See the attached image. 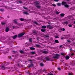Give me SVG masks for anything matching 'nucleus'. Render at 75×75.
Wrapping results in <instances>:
<instances>
[{"label": "nucleus", "instance_id": "nucleus-34", "mask_svg": "<svg viewBox=\"0 0 75 75\" xmlns=\"http://www.w3.org/2000/svg\"><path fill=\"white\" fill-rule=\"evenodd\" d=\"M27 73L29 75H33V74L31 73L30 72V71H28L27 72Z\"/></svg>", "mask_w": 75, "mask_h": 75}, {"label": "nucleus", "instance_id": "nucleus-5", "mask_svg": "<svg viewBox=\"0 0 75 75\" xmlns=\"http://www.w3.org/2000/svg\"><path fill=\"white\" fill-rule=\"evenodd\" d=\"M20 67L23 68V66L21 64H16L14 66V68L15 69H17L18 68H20Z\"/></svg>", "mask_w": 75, "mask_h": 75}, {"label": "nucleus", "instance_id": "nucleus-18", "mask_svg": "<svg viewBox=\"0 0 75 75\" xmlns=\"http://www.w3.org/2000/svg\"><path fill=\"white\" fill-rule=\"evenodd\" d=\"M33 35H35V36H37V31L35 30L33 31Z\"/></svg>", "mask_w": 75, "mask_h": 75}, {"label": "nucleus", "instance_id": "nucleus-63", "mask_svg": "<svg viewBox=\"0 0 75 75\" xmlns=\"http://www.w3.org/2000/svg\"><path fill=\"white\" fill-rule=\"evenodd\" d=\"M60 61L61 62H63V61H64V59L62 58L61 59H60Z\"/></svg>", "mask_w": 75, "mask_h": 75}, {"label": "nucleus", "instance_id": "nucleus-58", "mask_svg": "<svg viewBox=\"0 0 75 75\" xmlns=\"http://www.w3.org/2000/svg\"><path fill=\"white\" fill-rule=\"evenodd\" d=\"M73 74L72 73H69L68 75H73Z\"/></svg>", "mask_w": 75, "mask_h": 75}, {"label": "nucleus", "instance_id": "nucleus-20", "mask_svg": "<svg viewBox=\"0 0 75 75\" xmlns=\"http://www.w3.org/2000/svg\"><path fill=\"white\" fill-rule=\"evenodd\" d=\"M31 27H32V25H30L29 26H28V27H26L25 29V30L26 31H28L29 29L30 28H31Z\"/></svg>", "mask_w": 75, "mask_h": 75}, {"label": "nucleus", "instance_id": "nucleus-50", "mask_svg": "<svg viewBox=\"0 0 75 75\" xmlns=\"http://www.w3.org/2000/svg\"><path fill=\"white\" fill-rule=\"evenodd\" d=\"M55 42H56V43H59V42L58 40H55Z\"/></svg>", "mask_w": 75, "mask_h": 75}, {"label": "nucleus", "instance_id": "nucleus-46", "mask_svg": "<svg viewBox=\"0 0 75 75\" xmlns=\"http://www.w3.org/2000/svg\"><path fill=\"white\" fill-rule=\"evenodd\" d=\"M0 11L2 12L4 11V9L3 8H1L0 9Z\"/></svg>", "mask_w": 75, "mask_h": 75}, {"label": "nucleus", "instance_id": "nucleus-59", "mask_svg": "<svg viewBox=\"0 0 75 75\" xmlns=\"http://www.w3.org/2000/svg\"><path fill=\"white\" fill-rule=\"evenodd\" d=\"M66 35H64V38H61V40H64V39H66V38H65V36Z\"/></svg>", "mask_w": 75, "mask_h": 75}, {"label": "nucleus", "instance_id": "nucleus-21", "mask_svg": "<svg viewBox=\"0 0 75 75\" xmlns=\"http://www.w3.org/2000/svg\"><path fill=\"white\" fill-rule=\"evenodd\" d=\"M4 7H5L7 9V10H10V5H7L6 6H4Z\"/></svg>", "mask_w": 75, "mask_h": 75}, {"label": "nucleus", "instance_id": "nucleus-53", "mask_svg": "<svg viewBox=\"0 0 75 75\" xmlns=\"http://www.w3.org/2000/svg\"><path fill=\"white\" fill-rule=\"evenodd\" d=\"M40 66L41 67H43V66H44V64H43L42 63H40Z\"/></svg>", "mask_w": 75, "mask_h": 75}, {"label": "nucleus", "instance_id": "nucleus-64", "mask_svg": "<svg viewBox=\"0 0 75 75\" xmlns=\"http://www.w3.org/2000/svg\"><path fill=\"white\" fill-rule=\"evenodd\" d=\"M43 52L44 53H45V54H47V52L46 51H44Z\"/></svg>", "mask_w": 75, "mask_h": 75}, {"label": "nucleus", "instance_id": "nucleus-3", "mask_svg": "<svg viewBox=\"0 0 75 75\" xmlns=\"http://www.w3.org/2000/svg\"><path fill=\"white\" fill-rule=\"evenodd\" d=\"M48 71H50V69H48L47 70H46L45 69H44L43 70H41L40 71L38 70V71L36 73H34V75H38L40 74H42V72H45V73H48Z\"/></svg>", "mask_w": 75, "mask_h": 75}, {"label": "nucleus", "instance_id": "nucleus-35", "mask_svg": "<svg viewBox=\"0 0 75 75\" xmlns=\"http://www.w3.org/2000/svg\"><path fill=\"white\" fill-rule=\"evenodd\" d=\"M41 28L43 29H45L46 28V26L45 25H43L42 26Z\"/></svg>", "mask_w": 75, "mask_h": 75}, {"label": "nucleus", "instance_id": "nucleus-36", "mask_svg": "<svg viewBox=\"0 0 75 75\" xmlns=\"http://www.w3.org/2000/svg\"><path fill=\"white\" fill-rule=\"evenodd\" d=\"M6 32H8L9 31V29L8 28H6L5 30Z\"/></svg>", "mask_w": 75, "mask_h": 75}, {"label": "nucleus", "instance_id": "nucleus-28", "mask_svg": "<svg viewBox=\"0 0 75 75\" xmlns=\"http://www.w3.org/2000/svg\"><path fill=\"white\" fill-rule=\"evenodd\" d=\"M35 45L37 47H39V48L41 47V46L38 44H35Z\"/></svg>", "mask_w": 75, "mask_h": 75}, {"label": "nucleus", "instance_id": "nucleus-40", "mask_svg": "<svg viewBox=\"0 0 75 75\" xmlns=\"http://www.w3.org/2000/svg\"><path fill=\"white\" fill-rule=\"evenodd\" d=\"M6 39V37H3L2 38V40H4Z\"/></svg>", "mask_w": 75, "mask_h": 75}, {"label": "nucleus", "instance_id": "nucleus-26", "mask_svg": "<svg viewBox=\"0 0 75 75\" xmlns=\"http://www.w3.org/2000/svg\"><path fill=\"white\" fill-rule=\"evenodd\" d=\"M75 62L74 61H73V62H71V65L74 66V65H75Z\"/></svg>", "mask_w": 75, "mask_h": 75}, {"label": "nucleus", "instance_id": "nucleus-61", "mask_svg": "<svg viewBox=\"0 0 75 75\" xmlns=\"http://www.w3.org/2000/svg\"><path fill=\"white\" fill-rule=\"evenodd\" d=\"M12 53L13 54H16V52H15L14 51H13Z\"/></svg>", "mask_w": 75, "mask_h": 75}, {"label": "nucleus", "instance_id": "nucleus-7", "mask_svg": "<svg viewBox=\"0 0 75 75\" xmlns=\"http://www.w3.org/2000/svg\"><path fill=\"white\" fill-rule=\"evenodd\" d=\"M62 5L64 6L65 7L68 8L69 6L67 4V2L65 1H63L62 3Z\"/></svg>", "mask_w": 75, "mask_h": 75}, {"label": "nucleus", "instance_id": "nucleus-23", "mask_svg": "<svg viewBox=\"0 0 75 75\" xmlns=\"http://www.w3.org/2000/svg\"><path fill=\"white\" fill-rule=\"evenodd\" d=\"M13 24H17V20H15L13 21Z\"/></svg>", "mask_w": 75, "mask_h": 75}, {"label": "nucleus", "instance_id": "nucleus-2", "mask_svg": "<svg viewBox=\"0 0 75 75\" xmlns=\"http://www.w3.org/2000/svg\"><path fill=\"white\" fill-rule=\"evenodd\" d=\"M52 58V57H51V56H49L46 57H42V56H41V57H39V59H40L41 61H44L45 60L46 61H51V59Z\"/></svg>", "mask_w": 75, "mask_h": 75}, {"label": "nucleus", "instance_id": "nucleus-62", "mask_svg": "<svg viewBox=\"0 0 75 75\" xmlns=\"http://www.w3.org/2000/svg\"><path fill=\"white\" fill-rule=\"evenodd\" d=\"M52 5H53V6H54V7H56V5H55V4H52Z\"/></svg>", "mask_w": 75, "mask_h": 75}, {"label": "nucleus", "instance_id": "nucleus-42", "mask_svg": "<svg viewBox=\"0 0 75 75\" xmlns=\"http://www.w3.org/2000/svg\"><path fill=\"white\" fill-rule=\"evenodd\" d=\"M75 7H73L71 8H70V10H75Z\"/></svg>", "mask_w": 75, "mask_h": 75}, {"label": "nucleus", "instance_id": "nucleus-8", "mask_svg": "<svg viewBox=\"0 0 75 75\" xmlns=\"http://www.w3.org/2000/svg\"><path fill=\"white\" fill-rule=\"evenodd\" d=\"M19 28V27L18 26H13V25H10V29L11 30L12 28L13 29H14V28Z\"/></svg>", "mask_w": 75, "mask_h": 75}, {"label": "nucleus", "instance_id": "nucleus-1", "mask_svg": "<svg viewBox=\"0 0 75 75\" xmlns=\"http://www.w3.org/2000/svg\"><path fill=\"white\" fill-rule=\"evenodd\" d=\"M1 65L0 67L2 69H10V62H4V63H1Z\"/></svg>", "mask_w": 75, "mask_h": 75}, {"label": "nucleus", "instance_id": "nucleus-30", "mask_svg": "<svg viewBox=\"0 0 75 75\" xmlns=\"http://www.w3.org/2000/svg\"><path fill=\"white\" fill-rule=\"evenodd\" d=\"M60 54L62 56H65V53L62 52Z\"/></svg>", "mask_w": 75, "mask_h": 75}, {"label": "nucleus", "instance_id": "nucleus-39", "mask_svg": "<svg viewBox=\"0 0 75 75\" xmlns=\"http://www.w3.org/2000/svg\"><path fill=\"white\" fill-rule=\"evenodd\" d=\"M45 30H46L45 29H41V31L44 32L45 31Z\"/></svg>", "mask_w": 75, "mask_h": 75}, {"label": "nucleus", "instance_id": "nucleus-41", "mask_svg": "<svg viewBox=\"0 0 75 75\" xmlns=\"http://www.w3.org/2000/svg\"><path fill=\"white\" fill-rule=\"evenodd\" d=\"M33 23H34V24H36V25H38V23H37V21H34Z\"/></svg>", "mask_w": 75, "mask_h": 75}, {"label": "nucleus", "instance_id": "nucleus-15", "mask_svg": "<svg viewBox=\"0 0 75 75\" xmlns=\"http://www.w3.org/2000/svg\"><path fill=\"white\" fill-rule=\"evenodd\" d=\"M9 50H10V49H9V48H7L5 50V51H3V53L4 54L7 53L8 52V51Z\"/></svg>", "mask_w": 75, "mask_h": 75}, {"label": "nucleus", "instance_id": "nucleus-29", "mask_svg": "<svg viewBox=\"0 0 75 75\" xmlns=\"http://www.w3.org/2000/svg\"><path fill=\"white\" fill-rule=\"evenodd\" d=\"M43 36L44 38H48L49 37V36L46 35H44Z\"/></svg>", "mask_w": 75, "mask_h": 75}, {"label": "nucleus", "instance_id": "nucleus-60", "mask_svg": "<svg viewBox=\"0 0 75 75\" xmlns=\"http://www.w3.org/2000/svg\"><path fill=\"white\" fill-rule=\"evenodd\" d=\"M30 62H34V60H30Z\"/></svg>", "mask_w": 75, "mask_h": 75}, {"label": "nucleus", "instance_id": "nucleus-33", "mask_svg": "<svg viewBox=\"0 0 75 75\" xmlns=\"http://www.w3.org/2000/svg\"><path fill=\"white\" fill-rule=\"evenodd\" d=\"M25 45H26V47H28L29 45H30V44L28 43V42H27L25 44Z\"/></svg>", "mask_w": 75, "mask_h": 75}, {"label": "nucleus", "instance_id": "nucleus-55", "mask_svg": "<svg viewBox=\"0 0 75 75\" xmlns=\"http://www.w3.org/2000/svg\"><path fill=\"white\" fill-rule=\"evenodd\" d=\"M20 52L21 53V54H23L24 53V51L22 50H21L20 51Z\"/></svg>", "mask_w": 75, "mask_h": 75}, {"label": "nucleus", "instance_id": "nucleus-56", "mask_svg": "<svg viewBox=\"0 0 75 75\" xmlns=\"http://www.w3.org/2000/svg\"><path fill=\"white\" fill-rule=\"evenodd\" d=\"M57 69H58V70H59V71L61 70V69L60 67H58L57 68Z\"/></svg>", "mask_w": 75, "mask_h": 75}, {"label": "nucleus", "instance_id": "nucleus-9", "mask_svg": "<svg viewBox=\"0 0 75 75\" xmlns=\"http://www.w3.org/2000/svg\"><path fill=\"white\" fill-rule=\"evenodd\" d=\"M34 4L37 6L38 5L40 4V2L39 1H35L34 2Z\"/></svg>", "mask_w": 75, "mask_h": 75}, {"label": "nucleus", "instance_id": "nucleus-52", "mask_svg": "<svg viewBox=\"0 0 75 75\" xmlns=\"http://www.w3.org/2000/svg\"><path fill=\"white\" fill-rule=\"evenodd\" d=\"M55 12L56 14H59V12L58 11H55Z\"/></svg>", "mask_w": 75, "mask_h": 75}, {"label": "nucleus", "instance_id": "nucleus-38", "mask_svg": "<svg viewBox=\"0 0 75 75\" xmlns=\"http://www.w3.org/2000/svg\"><path fill=\"white\" fill-rule=\"evenodd\" d=\"M29 41L30 42H31L32 41H33V39H32V38H30L29 39Z\"/></svg>", "mask_w": 75, "mask_h": 75}, {"label": "nucleus", "instance_id": "nucleus-4", "mask_svg": "<svg viewBox=\"0 0 75 75\" xmlns=\"http://www.w3.org/2000/svg\"><path fill=\"white\" fill-rule=\"evenodd\" d=\"M65 38L66 39H68L67 40V42H69V43H70L71 42V40L72 41H74L75 39L74 38H72L71 36L69 35H66L65 36Z\"/></svg>", "mask_w": 75, "mask_h": 75}, {"label": "nucleus", "instance_id": "nucleus-49", "mask_svg": "<svg viewBox=\"0 0 75 75\" xmlns=\"http://www.w3.org/2000/svg\"><path fill=\"white\" fill-rule=\"evenodd\" d=\"M41 51H42V50H40L38 51V52L40 54L41 53Z\"/></svg>", "mask_w": 75, "mask_h": 75}, {"label": "nucleus", "instance_id": "nucleus-44", "mask_svg": "<svg viewBox=\"0 0 75 75\" xmlns=\"http://www.w3.org/2000/svg\"><path fill=\"white\" fill-rule=\"evenodd\" d=\"M30 54L31 55H34V54H35V52H30Z\"/></svg>", "mask_w": 75, "mask_h": 75}, {"label": "nucleus", "instance_id": "nucleus-48", "mask_svg": "<svg viewBox=\"0 0 75 75\" xmlns=\"http://www.w3.org/2000/svg\"><path fill=\"white\" fill-rule=\"evenodd\" d=\"M30 49L31 50H35V48L33 47H30Z\"/></svg>", "mask_w": 75, "mask_h": 75}, {"label": "nucleus", "instance_id": "nucleus-45", "mask_svg": "<svg viewBox=\"0 0 75 75\" xmlns=\"http://www.w3.org/2000/svg\"><path fill=\"white\" fill-rule=\"evenodd\" d=\"M1 24H2V25H4L5 24H6V23L4 22V21H2L1 22Z\"/></svg>", "mask_w": 75, "mask_h": 75}, {"label": "nucleus", "instance_id": "nucleus-14", "mask_svg": "<svg viewBox=\"0 0 75 75\" xmlns=\"http://www.w3.org/2000/svg\"><path fill=\"white\" fill-rule=\"evenodd\" d=\"M74 18V17L73 16H69L67 17V20H72Z\"/></svg>", "mask_w": 75, "mask_h": 75}, {"label": "nucleus", "instance_id": "nucleus-32", "mask_svg": "<svg viewBox=\"0 0 75 75\" xmlns=\"http://www.w3.org/2000/svg\"><path fill=\"white\" fill-rule=\"evenodd\" d=\"M23 14H26L27 15H28V13L27 12L25 11H24L23 12Z\"/></svg>", "mask_w": 75, "mask_h": 75}, {"label": "nucleus", "instance_id": "nucleus-47", "mask_svg": "<svg viewBox=\"0 0 75 75\" xmlns=\"http://www.w3.org/2000/svg\"><path fill=\"white\" fill-rule=\"evenodd\" d=\"M62 31V29L61 28H60L59 29V32H60V33H61V32Z\"/></svg>", "mask_w": 75, "mask_h": 75}, {"label": "nucleus", "instance_id": "nucleus-19", "mask_svg": "<svg viewBox=\"0 0 75 75\" xmlns=\"http://www.w3.org/2000/svg\"><path fill=\"white\" fill-rule=\"evenodd\" d=\"M47 28H49V29H51L53 28V27L51 25H47Z\"/></svg>", "mask_w": 75, "mask_h": 75}, {"label": "nucleus", "instance_id": "nucleus-57", "mask_svg": "<svg viewBox=\"0 0 75 75\" xmlns=\"http://www.w3.org/2000/svg\"><path fill=\"white\" fill-rule=\"evenodd\" d=\"M47 75H54V74L50 73H49Z\"/></svg>", "mask_w": 75, "mask_h": 75}, {"label": "nucleus", "instance_id": "nucleus-12", "mask_svg": "<svg viewBox=\"0 0 75 75\" xmlns=\"http://www.w3.org/2000/svg\"><path fill=\"white\" fill-rule=\"evenodd\" d=\"M63 64L64 65V68H68V67H68L69 68H70V66H69V64H67L65 63H63Z\"/></svg>", "mask_w": 75, "mask_h": 75}, {"label": "nucleus", "instance_id": "nucleus-22", "mask_svg": "<svg viewBox=\"0 0 75 75\" xmlns=\"http://www.w3.org/2000/svg\"><path fill=\"white\" fill-rule=\"evenodd\" d=\"M69 23V22H68V21H66L65 22H63L62 23V24H63V25H65V24H68Z\"/></svg>", "mask_w": 75, "mask_h": 75}, {"label": "nucleus", "instance_id": "nucleus-16", "mask_svg": "<svg viewBox=\"0 0 75 75\" xmlns=\"http://www.w3.org/2000/svg\"><path fill=\"white\" fill-rule=\"evenodd\" d=\"M34 66V64L33 63H31L28 64V68H32Z\"/></svg>", "mask_w": 75, "mask_h": 75}, {"label": "nucleus", "instance_id": "nucleus-13", "mask_svg": "<svg viewBox=\"0 0 75 75\" xmlns=\"http://www.w3.org/2000/svg\"><path fill=\"white\" fill-rule=\"evenodd\" d=\"M60 57V55L58 54H56L54 55V58H56L57 59H58V58Z\"/></svg>", "mask_w": 75, "mask_h": 75}, {"label": "nucleus", "instance_id": "nucleus-51", "mask_svg": "<svg viewBox=\"0 0 75 75\" xmlns=\"http://www.w3.org/2000/svg\"><path fill=\"white\" fill-rule=\"evenodd\" d=\"M51 72H52L53 74H54V75H56V74H55V71H52Z\"/></svg>", "mask_w": 75, "mask_h": 75}, {"label": "nucleus", "instance_id": "nucleus-37", "mask_svg": "<svg viewBox=\"0 0 75 75\" xmlns=\"http://www.w3.org/2000/svg\"><path fill=\"white\" fill-rule=\"evenodd\" d=\"M19 26H22V25H23V23H21V24H20V23H18L17 24Z\"/></svg>", "mask_w": 75, "mask_h": 75}, {"label": "nucleus", "instance_id": "nucleus-11", "mask_svg": "<svg viewBox=\"0 0 75 75\" xmlns=\"http://www.w3.org/2000/svg\"><path fill=\"white\" fill-rule=\"evenodd\" d=\"M25 34V33L23 32V33H21L18 35V37L19 38L20 37H23V35H24Z\"/></svg>", "mask_w": 75, "mask_h": 75}, {"label": "nucleus", "instance_id": "nucleus-54", "mask_svg": "<svg viewBox=\"0 0 75 75\" xmlns=\"http://www.w3.org/2000/svg\"><path fill=\"white\" fill-rule=\"evenodd\" d=\"M61 4L60 3H58L57 4V5L58 6H61Z\"/></svg>", "mask_w": 75, "mask_h": 75}, {"label": "nucleus", "instance_id": "nucleus-10", "mask_svg": "<svg viewBox=\"0 0 75 75\" xmlns=\"http://www.w3.org/2000/svg\"><path fill=\"white\" fill-rule=\"evenodd\" d=\"M8 36H7V41L5 40V41L4 40L3 41V42H4V43H7V44H8V43H9V40H10V38L8 37Z\"/></svg>", "mask_w": 75, "mask_h": 75}, {"label": "nucleus", "instance_id": "nucleus-27", "mask_svg": "<svg viewBox=\"0 0 75 75\" xmlns=\"http://www.w3.org/2000/svg\"><path fill=\"white\" fill-rule=\"evenodd\" d=\"M65 59L66 60L69 59V56L68 55H67L65 57Z\"/></svg>", "mask_w": 75, "mask_h": 75}, {"label": "nucleus", "instance_id": "nucleus-24", "mask_svg": "<svg viewBox=\"0 0 75 75\" xmlns=\"http://www.w3.org/2000/svg\"><path fill=\"white\" fill-rule=\"evenodd\" d=\"M36 7L38 8V9H40V8H41V6L39 5L36 6Z\"/></svg>", "mask_w": 75, "mask_h": 75}, {"label": "nucleus", "instance_id": "nucleus-43", "mask_svg": "<svg viewBox=\"0 0 75 75\" xmlns=\"http://www.w3.org/2000/svg\"><path fill=\"white\" fill-rule=\"evenodd\" d=\"M65 14L64 13H61L60 14V16H61V17H64V16H65Z\"/></svg>", "mask_w": 75, "mask_h": 75}, {"label": "nucleus", "instance_id": "nucleus-17", "mask_svg": "<svg viewBox=\"0 0 75 75\" xmlns=\"http://www.w3.org/2000/svg\"><path fill=\"white\" fill-rule=\"evenodd\" d=\"M17 4H22L23 3V2L21 1V0H18L16 1Z\"/></svg>", "mask_w": 75, "mask_h": 75}, {"label": "nucleus", "instance_id": "nucleus-25", "mask_svg": "<svg viewBox=\"0 0 75 75\" xmlns=\"http://www.w3.org/2000/svg\"><path fill=\"white\" fill-rule=\"evenodd\" d=\"M19 20L21 21H26V19H24L23 18H20Z\"/></svg>", "mask_w": 75, "mask_h": 75}, {"label": "nucleus", "instance_id": "nucleus-31", "mask_svg": "<svg viewBox=\"0 0 75 75\" xmlns=\"http://www.w3.org/2000/svg\"><path fill=\"white\" fill-rule=\"evenodd\" d=\"M17 37V35H16L13 36V39H15V38H16Z\"/></svg>", "mask_w": 75, "mask_h": 75}, {"label": "nucleus", "instance_id": "nucleus-6", "mask_svg": "<svg viewBox=\"0 0 75 75\" xmlns=\"http://www.w3.org/2000/svg\"><path fill=\"white\" fill-rule=\"evenodd\" d=\"M69 50L70 51V53L69 54V56H70L71 57H72V56L75 55L74 53L73 52H74V50H73L72 49V48H70L69 49Z\"/></svg>", "mask_w": 75, "mask_h": 75}]
</instances>
